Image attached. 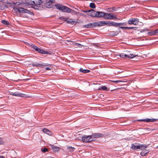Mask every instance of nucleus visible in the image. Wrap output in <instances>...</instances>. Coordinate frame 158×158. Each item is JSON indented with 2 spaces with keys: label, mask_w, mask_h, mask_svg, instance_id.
Returning a JSON list of instances; mask_svg holds the SVG:
<instances>
[{
  "label": "nucleus",
  "mask_w": 158,
  "mask_h": 158,
  "mask_svg": "<svg viewBox=\"0 0 158 158\" xmlns=\"http://www.w3.org/2000/svg\"><path fill=\"white\" fill-rule=\"evenodd\" d=\"M55 6L57 9L63 12L69 13L71 11V9L62 4H57L55 5Z\"/></svg>",
  "instance_id": "nucleus-1"
},
{
  "label": "nucleus",
  "mask_w": 158,
  "mask_h": 158,
  "mask_svg": "<svg viewBox=\"0 0 158 158\" xmlns=\"http://www.w3.org/2000/svg\"><path fill=\"white\" fill-rule=\"evenodd\" d=\"M148 145H143L139 144V149H140L142 150V151L140 152V155L142 156H144L146 155L149 152V151L148 150H146L145 149L147 148Z\"/></svg>",
  "instance_id": "nucleus-2"
},
{
  "label": "nucleus",
  "mask_w": 158,
  "mask_h": 158,
  "mask_svg": "<svg viewBox=\"0 0 158 158\" xmlns=\"http://www.w3.org/2000/svg\"><path fill=\"white\" fill-rule=\"evenodd\" d=\"M16 12H18L19 13H27L29 14L30 15H34V13L33 12L29 11L28 10L25 9L23 8L22 7H18V8H14Z\"/></svg>",
  "instance_id": "nucleus-3"
},
{
  "label": "nucleus",
  "mask_w": 158,
  "mask_h": 158,
  "mask_svg": "<svg viewBox=\"0 0 158 158\" xmlns=\"http://www.w3.org/2000/svg\"><path fill=\"white\" fill-rule=\"evenodd\" d=\"M55 2V0H46L45 1L43 2V4L45 7L48 8H50L52 7L53 6L52 3Z\"/></svg>",
  "instance_id": "nucleus-4"
},
{
  "label": "nucleus",
  "mask_w": 158,
  "mask_h": 158,
  "mask_svg": "<svg viewBox=\"0 0 158 158\" xmlns=\"http://www.w3.org/2000/svg\"><path fill=\"white\" fill-rule=\"evenodd\" d=\"M81 140L83 142L86 143H89L94 141V140L92 139V137H91V135H85L81 137Z\"/></svg>",
  "instance_id": "nucleus-5"
},
{
  "label": "nucleus",
  "mask_w": 158,
  "mask_h": 158,
  "mask_svg": "<svg viewBox=\"0 0 158 158\" xmlns=\"http://www.w3.org/2000/svg\"><path fill=\"white\" fill-rule=\"evenodd\" d=\"M104 18L107 19H117L118 18L115 15H113L110 13H105Z\"/></svg>",
  "instance_id": "nucleus-6"
},
{
  "label": "nucleus",
  "mask_w": 158,
  "mask_h": 158,
  "mask_svg": "<svg viewBox=\"0 0 158 158\" xmlns=\"http://www.w3.org/2000/svg\"><path fill=\"white\" fill-rule=\"evenodd\" d=\"M137 19L131 18L128 21V23L129 25H136L138 24V21Z\"/></svg>",
  "instance_id": "nucleus-7"
},
{
  "label": "nucleus",
  "mask_w": 158,
  "mask_h": 158,
  "mask_svg": "<svg viewBox=\"0 0 158 158\" xmlns=\"http://www.w3.org/2000/svg\"><path fill=\"white\" fill-rule=\"evenodd\" d=\"M92 137V139L94 141L96 140L97 138L102 137L104 136V135L100 133H93L91 135Z\"/></svg>",
  "instance_id": "nucleus-8"
},
{
  "label": "nucleus",
  "mask_w": 158,
  "mask_h": 158,
  "mask_svg": "<svg viewBox=\"0 0 158 158\" xmlns=\"http://www.w3.org/2000/svg\"><path fill=\"white\" fill-rule=\"evenodd\" d=\"M96 23L95 22L90 23L87 24L86 25H84L83 26V27L84 28H94L96 26Z\"/></svg>",
  "instance_id": "nucleus-9"
},
{
  "label": "nucleus",
  "mask_w": 158,
  "mask_h": 158,
  "mask_svg": "<svg viewBox=\"0 0 158 158\" xmlns=\"http://www.w3.org/2000/svg\"><path fill=\"white\" fill-rule=\"evenodd\" d=\"M119 56L122 58L126 57L128 58H132L134 57V56L133 54H130L129 55H127L124 53H121L119 55Z\"/></svg>",
  "instance_id": "nucleus-10"
},
{
  "label": "nucleus",
  "mask_w": 158,
  "mask_h": 158,
  "mask_svg": "<svg viewBox=\"0 0 158 158\" xmlns=\"http://www.w3.org/2000/svg\"><path fill=\"white\" fill-rule=\"evenodd\" d=\"M105 14V13L102 12L95 11V15H94L95 17L98 18L104 17Z\"/></svg>",
  "instance_id": "nucleus-11"
},
{
  "label": "nucleus",
  "mask_w": 158,
  "mask_h": 158,
  "mask_svg": "<svg viewBox=\"0 0 158 158\" xmlns=\"http://www.w3.org/2000/svg\"><path fill=\"white\" fill-rule=\"evenodd\" d=\"M157 120V119H151V118H147L145 119H139V122L143 121L146 122H154Z\"/></svg>",
  "instance_id": "nucleus-12"
},
{
  "label": "nucleus",
  "mask_w": 158,
  "mask_h": 158,
  "mask_svg": "<svg viewBox=\"0 0 158 158\" xmlns=\"http://www.w3.org/2000/svg\"><path fill=\"white\" fill-rule=\"evenodd\" d=\"M33 6H37L39 5H40L43 3V2L41 0H34Z\"/></svg>",
  "instance_id": "nucleus-13"
},
{
  "label": "nucleus",
  "mask_w": 158,
  "mask_h": 158,
  "mask_svg": "<svg viewBox=\"0 0 158 158\" xmlns=\"http://www.w3.org/2000/svg\"><path fill=\"white\" fill-rule=\"evenodd\" d=\"M96 23V26H98V27H100L102 26H103L105 25H106V22L105 21H100L99 22H95Z\"/></svg>",
  "instance_id": "nucleus-14"
},
{
  "label": "nucleus",
  "mask_w": 158,
  "mask_h": 158,
  "mask_svg": "<svg viewBox=\"0 0 158 158\" xmlns=\"http://www.w3.org/2000/svg\"><path fill=\"white\" fill-rule=\"evenodd\" d=\"M106 25L108 26H112L116 27L117 23L112 21H106Z\"/></svg>",
  "instance_id": "nucleus-15"
},
{
  "label": "nucleus",
  "mask_w": 158,
  "mask_h": 158,
  "mask_svg": "<svg viewBox=\"0 0 158 158\" xmlns=\"http://www.w3.org/2000/svg\"><path fill=\"white\" fill-rule=\"evenodd\" d=\"M35 51L39 53H42V54H48V52L46 51H45L41 49L40 48H36V49H35Z\"/></svg>",
  "instance_id": "nucleus-16"
},
{
  "label": "nucleus",
  "mask_w": 158,
  "mask_h": 158,
  "mask_svg": "<svg viewBox=\"0 0 158 158\" xmlns=\"http://www.w3.org/2000/svg\"><path fill=\"white\" fill-rule=\"evenodd\" d=\"M42 130L44 133H46L49 135H52V132L50 130L46 128L43 129Z\"/></svg>",
  "instance_id": "nucleus-17"
},
{
  "label": "nucleus",
  "mask_w": 158,
  "mask_h": 158,
  "mask_svg": "<svg viewBox=\"0 0 158 158\" xmlns=\"http://www.w3.org/2000/svg\"><path fill=\"white\" fill-rule=\"evenodd\" d=\"M89 10L90 11L88 12V13L87 15L92 17H95L94 15H95V11L93 9H91L90 10Z\"/></svg>",
  "instance_id": "nucleus-18"
},
{
  "label": "nucleus",
  "mask_w": 158,
  "mask_h": 158,
  "mask_svg": "<svg viewBox=\"0 0 158 158\" xmlns=\"http://www.w3.org/2000/svg\"><path fill=\"white\" fill-rule=\"evenodd\" d=\"M14 93L15 94H13L14 95V96H15L19 97H23L25 96V94L23 93H18L17 92H15Z\"/></svg>",
  "instance_id": "nucleus-19"
},
{
  "label": "nucleus",
  "mask_w": 158,
  "mask_h": 158,
  "mask_svg": "<svg viewBox=\"0 0 158 158\" xmlns=\"http://www.w3.org/2000/svg\"><path fill=\"white\" fill-rule=\"evenodd\" d=\"M33 66H36L38 67L43 68V64H40L38 63H33L32 64Z\"/></svg>",
  "instance_id": "nucleus-20"
},
{
  "label": "nucleus",
  "mask_w": 158,
  "mask_h": 158,
  "mask_svg": "<svg viewBox=\"0 0 158 158\" xmlns=\"http://www.w3.org/2000/svg\"><path fill=\"white\" fill-rule=\"evenodd\" d=\"M79 71L81 72L84 73H88L90 72V71L89 70L83 69L82 68H81L80 69Z\"/></svg>",
  "instance_id": "nucleus-21"
},
{
  "label": "nucleus",
  "mask_w": 158,
  "mask_h": 158,
  "mask_svg": "<svg viewBox=\"0 0 158 158\" xmlns=\"http://www.w3.org/2000/svg\"><path fill=\"white\" fill-rule=\"evenodd\" d=\"M98 89L99 90H107V91L109 90V89H107V87L105 86H101V87L98 88Z\"/></svg>",
  "instance_id": "nucleus-22"
},
{
  "label": "nucleus",
  "mask_w": 158,
  "mask_h": 158,
  "mask_svg": "<svg viewBox=\"0 0 158 158\" xmlns=\"http://www.w3.org/2000/svg\"><path fill=\"white\" fill-rule=\"evenodd\" d=\"M119 28H120L122 29H126L127 30L132 29L135 28V27H122V26H119Z\"/></svg>",
  "instance_id": "nucleus-23"
},
{
  "label": "nucleus",
  "mask_w": 158,
  "mask_h": 158,
  "mask_svg": "<svg viewBox=\"0 0 158 158\" xmlns=\"http://www.w3.org/2000/svg\"><path fill=\"white\" fill-rule=\"evenodd\" d=\"M148 34L150 36L155 35H156L155 31L152 30L151 31L148 32Z\"/></svg>",
  "instance_id": "nucleus-24"
},
{
  "label": "nucleus",
  "mask_w": 158,
  "mask_h": 158,
  "mask_svg": "<svg viewBox=\"0 0 158 158\" xmlns=\"http://www.w3.org/2000/svg\"><path fill=\"white\" fill-rule=\"evenodd\" d=\"M108 11L112 12L113 11L116 10V8L115 7H113L111 8H108L107 9V10Z\"/></svg>",
  "instance_id": "nucleus-25"
},
{
  "label": "nucleus",
  "mask_w": 158,
  "mask_h": 158,
  "mask_svg": "<svg viewBox=\"0 0 158 158\" xmlns=\"http://www.w3.org/2000/svg\"><path fill=\"white\" fill-rule=\"evenodd\" d=\"M127 25V23H117L116 27L121 26H125Z\"/></svg>",
  "instance_id": "nucleus-26"
},
{
  "label": "nucleus",
  "mask_w": 158,
  "mask_h": 158,
  "mask_svg": "<svg viewBox=\"0 0 158 158\" xmlns=\"http://www.w3.org/2000/svg\"><path fill=\"white\" fill-rule=\"evenodd\" d=\"M52 148L53 150L55 152H58L59 151V149L60 148L59 147L55 146H52Z\"/></svg>",
  "instance_id": "nucleus-27"
},
{
  "label": "nucleus",
  "mask_w": 158,
  "mask_h": 158,
  "mask_svg": "<svg viewBox=\"0 0 158 158\" xmlns=\"http://www.w3.org/2000/svg\"><path fill=\"white\" fill-rule=\"evenodd\" d=\"M34 0H26V2L28 4L31 5L32 7L33 5Z\"/></svg>",
  "instance_id": "nucleus-28"
},
{
  "label": "nucleus",
  "mask_w": 158,
  "mask_h": 158,
  "mask_svg": "<svg viewBox=\"0 0 158 158\" xmlns=\"http://www.w3.org/2000/svg\"><path fill=\"white\" fill-rule=\"evenodd\" d=\"M89 6L90 8L94 9L96 7L95 4L94 3L91 2L90 3Z\"/></svg>",
  "instance_id": "nucleus-29"
},
{
  "label": "nucleus",
  "mask_w": 158,
  "mask_h": 158,
  "mask_svg": "<svg viewBox=\"0 0 158 158\" xmlns=\"http://www.w3.org/2000/svg\"><path fill=\"white\" fill-rule=\"evenodd\" d=\"M131 145V148L132 149L134 150L138 149V145H135L133 144H132Z\"/></svg>",
  "instance_id": "nucleus-30"
},
{
  "label": "nucleus",
  "mask_w": 158,
  "mask_h": 158,
  "mask_svg": "<svg viewBox=\"0 0 158 158\" xmlns=\"http://www.w3.org/2000/svg\"><path fill=\"white\" fill-rule=\"evenodd\" d=\"M2 23L6 25H8L9 24V22L5 20H3L1 21Z\"/></svg>",
  "instance_id": "nucleus-31"
},
{
  "label": "nucleus",
  "mask_w": 158,
  "mask_h": 158,
  "mask_svg": "<svg viewBox=\"0 0 158 158\" xmlns=\"http://www.w3.org/2000/svg\"><path fill=\"white\" fill-rule=\"evenodd\" d=\"M74 45H75L77 46L79 48H81L83 46L82 45L78 43H75Z\"/></svg>",
  "instance_id": "nucleus-32"
},
{
  "label": "nucleus",
  "mask_w": 158,
  "mask_h": 158,
  "mask_svg": "<svg viewBox=\"0 0 158 158\" xmlns=\"http://www.w3.org/2000/svg\"><path fill=\"white\" fill-rule=\"evenodd\" d=\"M41 151L45 153L46 152L48 151V149L46 148H41Z\"/></svg>",
  "instance_id": "nucleus-33"
},
{
  "label": "nucleus",
  "mask_w": 158,
  "mask_h": 158,
  "mask_svg": "<svg viewBox=\"0 0 158 158\" xmlns=\"http://www.w3.org/2000/svg\"><path fill=\"white\" fill-rule=\"evenodd\" d=\"M30 46L32 48L34 49L35 50L36 49L37 47L33 44H31L30 45Z\"/></svg>",
  "instance_id": "nucleus-34"
},
{
  "label": "nucleus",
  "mask_w": 158,
  "mask_h": 158,
  "mask_svg": "<svg viewBox=\"0 0 158 158\" xmlns=\"http://www.w3.org/2000/svg\"><path fill=\"white\" fill-rule=\"evenodd\" d=\"M67 148L68 149L70 150V151H73L75 149L73 147H72L71 146L68 147Z\"/></svg>",
  "instance_id": "nucleus-35"
},
{
  "label": "nucleus",
  "mask_w": 158,
  "mask_h": 158,
  "mask_svg": "<svg viewBox=\"0 0 158 158\" xmlns=\"http://www.w3.org/2000/svg\"><path fill=\"white\" fill-rule=\"evenodd\" d=\"M75 22L74 21H72L71 19H70L69 20H68L67 21V23H70L72 24H73V23Z\"/></svg>",
  "instance_id": "nucleus-36"
},
{
  "label": "nucleus",
  "mask_w": 158,
  "mask_h": 158,
  "mask_svg": "<svg viewBox=\"0 0 158 158\" xmlns=\"http://www.w3.org/2000/svg\"><path fill=\"white\" fill-rule=\"evenodd\" d=\"M112 82H113L114 83L117 84L118 82H121V81L119 80H117V81H112Z\"/></svg>",
  "instance_id": "nucleus-37"
},
{
  "label": "nucleus",
  "mask_w": 158,
  "mask_h": 158,
  "mask_svg": "<svg viewBox=\"0 0 158 158\" xmlns=\"http://www.w3.org/2000/svg\"><path fill=\"white\" fill-rule=\"evenodd\" d=\"M149 30L146 29V28H145V29H144L143 30H141L140 31V32L142 33V32H143L144 31H149Z\"/></svg>",
  "instance_id": "nucleus-38"
},
{
  "label": "nucleus",
  "mask_w": 158,
  "mask_h": 158,
  "mask_svg": "<svg viewBox=\"0 0 158 158\" xmlns=\"http://www.w3.org/2000/svg\"><path fill=\"white\" fill-rule=\"evenodd\" d=\"M3 141L2 139L0 137V145L3 144Z\"/></svg>",
  "instance_id": "nucleus-39"
},
{
  "label": "nucleus",
  "mask_w": 158,
  "mask_h": 158,
  "mask_svg": "<svg viewBox=\"0 0 158 158\" xmlns=\"http://www.w3.org/2000/svg\"><path fill=\"white\" fill-rule=\"evenodd\" d=\"M49 66L50 67L51 66V65L50 64H44L43 65V66Z\"/></svg>",
  "instance_id": "nucleus-40"
},
{
  "label": "nucleus",
  "mask_w": 158,
  "mask_h": 158,
  "mask_svg": "<svg viewBox=\"0 0 158 158\" xmlns=\"http://www.w3.org/2000/svg\"><path fill=\"white\" fill-rule=\"evenodd\" d=\"M82 12L85 13H88V12H89L90 11L88 10H83L82 11Z\"/></svg>",
  "instance_id": "nucleus-41"
},
{
  "label": "nucleus",
  "mask_w": 158,
  "mask_h": 158,
  "mask_svg": "<svg viewBox=\"0 0 158 158\" xmlns=\"http://www.w3.org/2000/svg\"><path fill=\"white\" fill-rule=\"evenodd\" d=\"M45 69L47 70H51V69L49 67H47L45 68Z\"/></svg>",
  "instance_id": "nucleus-42"
},
{
  "label": "nucleus",
  "mask_w": 158,
  "mask_h": 158,
  "mask_svg": "<svg viewBox=\"0 0 158 158\" xmlns=\"http://www.w3.org/2000/svg\"><path fill=\"white\" fill-rule=\"evenodd\" d=\"M141 53H139V57H140V58H143V57L142 56V55H141L140 54Z\"/></svg>",
  "instance_id": "nucleus-43"
},
{
  "label": "nucleus",
  "mask_w": 158,
  "mask_h": 158,
  "mask_svg": "<svg viewBox=\"0 0 158 158\" xmlns=\"http://www.w3.org/2000/svg\"><path fill=\"white\" fill-rule=\"evenodd\" d=\"M155 32H156V35L158 33V29H156L155 30Z\"/></svg>",
  "instance_id": "nucleus-44"
},
{
  "label": "nucleus",
  "mask_w": 158,
  "mask_h": 158,
  "mask_svg": "<svg viewBox=\"0 0 158 158\" xmlns=\"http://www.w3.org/2000/svg\"><path fill=\"white\" fill-rule=\"evenodd\" d=\"M10 94L11 95H12L13 96H14V95L13 94H15L14 93H12V92H10Z\"/></svg>",
  "instance_id": "nucleus-45"
},
{
  "label": "nucleus",
  "mask_w": 158,
  "mask_h": 158,
  "mask_svg": "<svg viewBox=\"0 0 158 158\" xmlns=\"http://www.w3.org/2000/svg\"><path fill=\"white\" fill-rule=\"evenodd\" d=\"M0 158H5V157L2 156L0 155Z\"/></svg>",
  "instance_id": "nucleus-46"
},
{
  "label": "nucleus",
  "mask_w": 158,
  "mask_h": 158,
  "mask_svg": "<svg viewBox=\"0 0 158 158\" xmlns=\"http://www.w3.org/2000/svg\"><path fill=\"white\" fill-rule=\"evenodd\" d=\"M131 138H129V139H128V138H126V139L127 140H131Z\"/></svg>",
  "instance_id": "nucleus-47"
},
{
  "label": "nucleus",
  "mask_w": 158,
  "mask_h": 158,
  "mask_svg": "<svg viewBox=\"0 0 158 158\" xmlns=\"http://www.w3.org/2000/svg\"><path fill=\"white\" fill-rule=\"evenodd\" d=\"M81 14L82 15V16H85V15L84 14Z\"/></svg>",
  "instance_id": "nucleus-48"
},
{
  "label": "nucleus",
  "mask_w": 158,
  "mask_h": 158,
  "mask_svg": "<svg viewBox=\"0 0 158 158\" xmlns=\"http://www.w3.org/2000/svg\"><path fill=\"white\" fill-rule=\"evenodd\" d=\"M141 102H139V103H141Z\"/></svg>",
  "instance_id": "nucleus-49"
},
{
  "label": "nucleus",
  "mask_w": 158,
  "mask_h": 158,
  "mask_svg": "<svg viewBox=\"0 0 158 158\" xmlns=\"http://www.w3.org/2000/svg\"><path fill=\"white\" fill-rule=\"evenodd\" d=\"M16 3H15V2L13 3H14V4H16Z\"/></svg>",
  "instance_id": "nucleus-50"
},
{
  "label": "nucleus",
  "mask_w": 158,
  "mask_h": 158,
  "mask_svg": "<svg viewBox=\"0 0 158 158\" xmlns=\"http://www.w3.org/2000/svg\"><path fill=\"white\" fill-rule=\"evenodd\" d=\"M76 12V14H77V12Z\"/></svg>",
  "instance_id": "nucleus-51"
}]
</instances>
